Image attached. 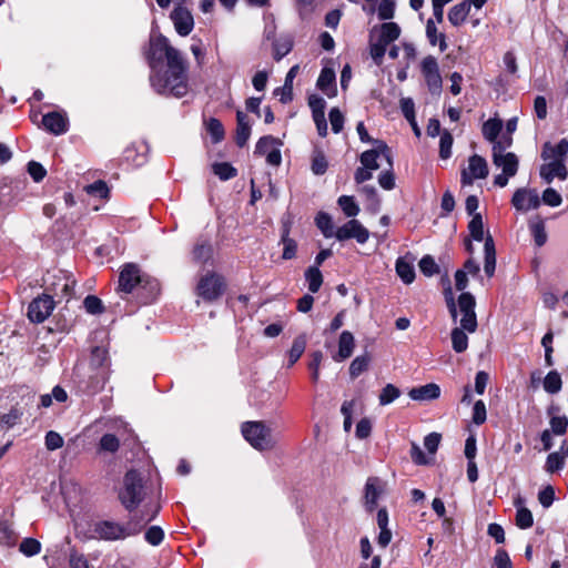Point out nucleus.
Returning <instances> with one entry per match:
<instances>
[{"instance_id": "nucleus-1", "label": "nucleus", "mask_w": 568, "mask_h": 568, "mask_svg": "<svg viewBox=\"0 0 568 568\" xmlns=\"http://www.w3.org/2000/svg\"><path fill=\"white\" fill-rule=\"evenodd\" d=\"M145 58L151 70L150 84L156 93L175 98L187 94V61L165 36L150 37Z\"/></svg>"}, {"instance_id": "nucleus-2", "label": "nucleus", "mask_w": 568, "mask_h": 568, "mask_svg": "<svg viewBox=\"0 0 568 568\" xmlns=\"http://www.w3.org/2000/svg\"><path fill=\"white\" fill-rule=\"evenodd\" d=\"M159 509L160 507L156 506L153 514L149 518L133 515L125 524H121L114 520L97 521L93 525L94 537L106 541H116L123 540L131 536H135L142 530L146 523L155 518Z\"/></svg>"}, {"instance_id": "nucleus-3", "label": "nucleus", "mask_w": 568, "mask_h": 568, "mask_svg": "<svg viewBox=\"0 0 568 568\" xmlns=\"http://www.w3.org/2000/svg\"><path fill=\"white\" fill-rule=\"evenodd\" d=\"M446 303L448 311L454 321L457 318V311L462 313L460 326L468 333H474L477 329V317L475 313L476 301L469 292H463L458 297V303H455L450 286L447 287Z\"/></svg>"}, {"instance_id": "nucleus-4", "label": "nucleus", "mask_w": 568, "mask_h": 568, "mask_svg": "<svg viewBox=\"0 0 568 568\" xmlns=\"http://www.w3.org/2000/svg\"><path fill=\"white\" fill-rule=\"evenodd\" d=\"M468 231L473 240L477 242L485 241L484 244V271L488 277L495 274L496 270V248L493 236L488 234L484 236V223L479 213L474 214L468 223Z\"/></svg>"}, {"instance_id": "nucleus-5", "label": "nucleus", "mask_w": 568, "mask_h": 568, "mask_svg": "<svg viewBox=\"0 0 568 568\" xmlns=\"http://www.w3.org/2000/svg\"><path fill=\"white\" fill-rule=\"evenodd\" d=\"M143 479L139 471L131 469L123 478V488L119 493V499L123 507L133 511L143 500Z\"/></svg>"}, {"instance_id": "nucleus-6", "label": "nucleus", "mask_w": 568, "mask_h": 568, "mask_svg": "<svg viewBox=\"0 0 568 568\" xmlns=\"http://www.w3.org/2000/svg\"><path fill=\"white\" fill-rule=\"evenodd\" d=\"M241 432L255 449L266 450L274 446L272 430L263 422H245L241 426Z\"/></svg>"}, {"instance_id": "nucleus-7", "label": "nucleus", "mask_w": 568, "mask_h": 568, "mask_svg": "<svg viewBox=\"0 0 568 568\" xmlns=\"http://www.w3.org/2000/svg\"><path fill=\"white\" fill-rule=\"evenodd\" d=\"M26 186V181L3 179L0 182V212L8 211L23 201Z\"/></svg>"}, {"instance_id": "nucleus-8", "label": "nucleus", "mask_w": 568, "mask_h": 568, "mask_svg": "<svg viewBox=\"0 0 568 568\" xmlns=\"http://www.w3.org/2000/svg\"><path fill=\"white\" fill-rule=\"evenodd\" d=\"M145 282L151 285L152 291L158 290V283L155 281L149 282L141 274V270L136 264H125L120 272L119 276V290L123 293H131L133 290Z\"/></svg>"}, {"instance_id": "nucleus-9", "label": "nucleus", "mask_w": 568, "mask_h": 568, "mask_svg": "<svg viewBox=\"0 0 568 568\" xmlns=\"http://www.w3.org/2000/svg\"><path fill=\"white\" fill-rule=\"evenodd\" d=\"M420 71L428 91L432 94L439 95L443 88V80L436 58L433 55L425 57L420 62Z\"/></svg>"}, {"instance_id": "nucleus-10", "label": "nucleus", "mask_w": 568, "mask_h": 568, "mask_svg": "<svg viewBox=\"0 0 568 568\" xmlns=\"http://www.w3.org/2000/svg\"><path fill=\"white\" fill-rule=\"evenodd\" d=\"M224 291L223 278L216 273H207L197 283L196 292L206 302L217 300Z\"/></svg>"}, {"instance_id": "nucleus-11", "label": "nucleus", "mask_w": 568, "mask_h": 568, "mask_svg": "<svg viewBox=\"0 0 568 568\" xmlns=\"http://www.w3.org/2000/svg\"><path fill=\"white\" fill-rule=\"evenodd\" d=\"M488 173L487 161L483 156L474 154L469 156L467 168L460 172V183L463 186L473 185L475 180L486 179Z\"/></svg>"}, {"instance_id": "nucleus-12", "label": "nucleus", "mask_w": 568, "mask_h": 568, "mask_svg": "<svg viewBox=\"0 0 568 568\" xmlns=\"http://www.w3.org/2000/svg\"><path fill=\"white\" fill-rule=\"evenodd\" d=\"M378 158L385 159L388 166H390V169L393 168L390 149L382 140L374 141V149L363 152L359 156V161L363 166H366V169L375 171L379 168L377 162Z\"/></svg>"}, {"instance_id": "nucleus-13", "label": "nucleus", "mask_w": 568, "mask_h": 568, "mask_svg": "<svg viewBox=\"0 0 568 568\" xmlns=\"http://www.w3.org/2000/svg\"><path fill=\"white\" fill-rule=\"evenodd\" d=\"M55 302L48 294H42L31 301L28 307V317L32 323H43L53 312Z\"/></svg>"}, {"instance_id": "nucleus-14", "label": "nucleus", "mask_w": 568, "mask_h": 568, "mask_svg": "<svg viewBox=\"0 0 568 568\" xmlns=\"http://www.w3.org/2000/svg\"><path fill=\"white\" fill-rule=\"evenodd\" d=\"M334 237L338 241L355 239L357 243L364 244L369 239V231L358 220L352 219L336 229Z\"/></svg>"}, {"instance_id": "nucleus-15", "label": "nucleus", "mask_w": 568, "mask_h": 568, "mask_svg": "<svg viewBox=\"0 0 568 568\" xmlns=\"http://www.w3.org/2000/svg\"><path fill=\"white\" fill-rule=\"evenodd\" d=\"M170 18L174 24L175 31L181 37H186L192 32L194 19L191 11L184 6H175Z\"/></svg>"}, {"instance_id": "nucleus-16", "label": "nucleus", "mask_w": 568, "mask_h": 568, "mask_svg": "<svg viewBox=\"0 0 568 568\" xmlns=\"http://www.w3.org/2000/svg\"><path fill=\"white\" fill-rule=\"evenodd\" d=\"M511 204L517 211H529L539 207L540 197L534 189H517L513 195Z\"/></svg>"}, {"instance_id": "nucleus-17", "label": "nucleus", "mask_w": 568, "mask_h": 568, "mask_svg": "<svg viewBox=\"0 0 568 568\" xmlns=\"http://www.w3.org/2000/svg\"><path fill=\"white\" fill-rule=\"evenodd\" d=\"M545 162L546 163H544L539 169V174L546 183H551L555 178H558L561 181L567 179L568 171L565 162L560 159L556 161L548 160Z\"/></svg>"}, {"instance_id": "nucleus-18", "label": "nucleus", "mask_w": 568, "mask_h": 568, "mask_svg": "<svg viewBox=\"0 0 568 568\" xmlns=\"http://www.w3.org/2000/svg\"><path fill=\"white\" fill-rule=\"evenodd\" d=\"M316 87L328 98H334L337 94L335 71L332 68L324 67L316 81Z\"/></svg>"}, {"instance_id": "nucleus-19", "label": "nucleus", "mask_w": 568, "mask_h": 568, "mask_svg": "<svg viewBox=\"0 0 568 568\" xmlns=\"http://www.w3.org/2000/svg\"><path fill=\"white\" fill-rule=\"evenodd\" d=\"M568 155V140L561 139L556 145H552L550 142H546L542 146L541 159L544 161H556L561 160L565 162Z\"/></svg>"}, {"instance_id": "nucleus-20", "label": "nucleus", "mask_w": 568, "mask_h": 568, "mask_svg": "<svg viewBox=\"0 0 568 568\" xmlns=\"http://www.w3.org/2000/svg\"><path fill=\"white\" fill-rule=\"evenodd\" d=\"M42 123L49 132L55 135L63 134L68 131V119L55 111L44 114Z\"/></svg>"}, {"instance_id": "nucleus-21", "label": "nucleus", "mask_w": 568, "mask_h": 568, "mask_svg": "<svg viewBox=\"0 0 568 568\" xmlns=\"http://www.w3.org/2000/svg\"><path fill=\"white\" fill-rule=\"evenodd\" d=\"M355 347L354 335L349 331H343L338 339V352L332 356L335 362H343L352 356Z\"/></svg>"}, {"instance_id": "nucleus-22", "label": "nucleus", "mask_w": 568, "mask_h": 568, "mask_svg": "<svg viewBox=\"0 0 568 568\" xmlns=\"http://www.w3.org/2000/svg\"><path fill=\"white\" fill-rule=\"evenodd\" d=\"M408 395L413 400H433L440 396V387L435 383H429L419 387L412 388Z\"/></svg>"}, {"instance_id": "nucleus-23", "label": "nucleus", "mask_w": 568, "mask_h": 568, "mask_svg": "<svg viewBox=\"0 0 568 568\" xmlns=\"http://www.w3.org/2000/svg\"><path fill=\"white\" fill-rule=\"evenodd\" d=\"M382 494L381 480L377 477H369L365 485V504L369 511H373Z\"/></svg>"}, {"instance_id": "nucleus-24", "label": "nucleus", "mask_w": 568, "mask_h": 568, "mask_svg": "<svg viewBox=\"0 0 568 568\" xmlns=\"http://www.w3.org/2000/svg\"><path fill=\"white\" fill-rule=\"evenodd\" d=\"M53 277L58 278L57 283H49V275L44 278V283L48 287L51 286L55 295L70 296L74 287V281L69 278L61 271H59L58 276L53 275Z\"/></svg>"}, {"instance_id": "nucleus-25", "label": "nucleus", "mask_w": 568, "mask_h": 568, "mask_svg": "<svg viewBox=\"0 0 568 568\" xmlns=\"http://www.w3.org/2000/svg\"><path fill=\"white\" fill-rule=\"evenodd\" d=\"M236 121H237V124H236L235 141L240 148H243L250 139L251 125H250L247 115L242 111L236 112Z\"/></svg>"}, {"instance_id": "nucleus-26", "label": "nucleus", "mask_w": 568, "mask_h": 568, "mask_svg": "<svg viewBox=\"0 0 568 568\" xmlns=\"http://www.w3.org/2000/svg\"><path fill=\"white\" fill-rule=\"evenodd\" d=\"M494 165L501 169L507 175L515 176L518 171L519 161L515 153L507 152L504 156H498L493 161Z\"/></svg>"}, {"instance_id": "nucleus-27", "label": "nucleus", "mask_w": 568, "mask_h": 568, "mask_svg": "<svg viewBox=\"0 0 568 568\" xmlns=\"http://www.w3.org/2000/svg\"><path fill=\"white\" fill-rule=\"evenodd\" d=\"M395 270L398 277L405 283L410 284L415 280V268L413 261L408 260L407 256L398 257L395 264Z\"/></svg>"}, {"instance_id": "nucleus-28", "label": "nucleus", "mask_w": 568, "mask_h": 568, "mask_svg": "<svg viewBox=\"0 0 568 568\" xmlns=\"http://www.w3.org/2000/svg\"><path fill=\"white\" fill-rule=\"evenodd\" d=\"M426 37L432 45H438L440 52L447 50L448 45L446 43L445 34L438 31L433 19L427 20Z\"/></svg>"}, {"instance_id": "nucleus-29", "label": "nucleus", "mask_w": 568, "mask_h": 568, "mask_svg": "<svg viewBox=\"0 0 568 568\" xmlns=\"http://www.w3.org/2000/svg\"><path fill=\"white\" fill-rule=\"evenodd\" d=\"M298 72V65H293L286 77H285V82H284V85L282 88H277L275 90V94L280 93L281 92V102L282 103H287L290 101H292L293 99V80L294 78L296 77Z\"/></svg>"}, {"instance_id": "nucleus-30", "label": "nucleus", "mask_w": 568, "mask_h": 568, "mask_svg": "<svg viewBox=\"0 0 568 568\" xmlns=\"http://www.w3.org/2000/svg\"><path fill=\"white\" fill-rule=\"evenodd\" d=\"M400 36V28L395 22H384L379 27L377 39L389 45L392 42L397 40Z\"/></svg>"}, {"instance_id": "nucleus-31", "label": "nucleus", "mask_w": 568, "mask_h": 568, "mask_svg": "<svg viewBox=\"0 0 568 568\" xmlns=\"http://www.w3.org/2000/svg\"><path fill=\"white\" fill-rule=\"evenodd\" d=\"M469 3L460 2L450 8L448 12V20L454 27H458L465 22L469 14Z\"/></svg>"}, {"instance_id": "nucleus-32", "label": "nucleus", "mask_w": 568, "mask_h": 568, "mask_svg": "<svg viewBox=\"0 0 568 568\" xmlns=\"http://www.w3.org/2000/svg\"><path fill=\"white\" fill-rule=\"evenodd\" d=\"M501 129H503V121L500 119H497V118L489 119L483 124V129H481L483 136L488 142H495V140H497Z\"/></svg>"}, {"instance_id": "nucleus-33", "label": "nucleus", "mask_w": 568, "mask_h": 568, "mask_svg": "<svg viewBox=\"0 0 568 568\" xmlns=\"http://www.w3.org/2000/svg\"><path fill=\"white\" fill-rule=\"evenodd\" d=\"M328 169V161L324 154V152L315 148L312 152V163H311V170L313 174L315 175H323L326 173Z\"/></svg>"}, {"instance_id": "nucleus-34", "label": "nucleus", "mask_w": 568, "mask_h": 568, "mask_svg": "<svg viewBox=\"0 0 568 568\" xmlns=\"http://www.w3.org/2000/svg\"><path fill=\"white\" fill-rule=\"evenodd\" d=\"M120 448V440L114 434H104L98 443V453L114 454Z\"/></svg>"}, {"instance_id": "nucleus-35", "label": "nucleus", "mask_w": 568, "mask_h": 568, "mask_svg": "<svg viewBox=\"0 0 568 568\" xmlns=\"http://www.w3.org/2000/svg\"><path fill=\"white\" fill-rule=\"evenodd\" d=\"M315 224L326 239L334 237L335 231L331 215L325 212H318L315 217Z\"/></svg>"}, {"instance_id": "nucleus-36", "label": "nucleus", "mask_w": 568, "mask_h": 568, "mask_svg": "<svg viewBox=\"0 0 568 568\" xmlns=\"http://www.w3.org/2000/svg\"><path fill=\"white\" fill-rule=\"evenodd\" d=\"M305 280L311 293H317L323 284V275L317 266H310L305 271Z\"/></svg>"}, {"instance_id": "nucleus-37", "label": "nucleus", "mask_w": 568, "mask_h": 568, "mask_svg": "<svg viewBox=\"0 0 568 568\" xmlns=\"http://www.w3.org/2000/svg\"><path fill=\"white\" fill-rule=\"evenodd\" d=\"M520 499H517L515 501V505L517 507V511H516V525L520 528V529H528L532 526L534 524V517H532V514L531 511L521 506L520 505Z\"/></svg>"}, {"instance_id": "nucleus-38", "label": "nucleus", "mask_w": 568, "mask_h": 568, "mask_svg": "<svg viewBox=\"0 0 568 568\" xmlns=\"http://www.w3.org/2000/svg\"><path fill=\"white\" fill-rule=\"evenodd\" d=\"M306 347V336H297L288 351V366H293L303 355Z\"/></svg>"}, {"instance_id": "nucleus-39", "label": "nucleus", "mask_w": 568, "mask_h": 568, "mask_svg": "<svg viewBox=\"0 0 568 568\" xmlns=\"http://www.w3.org/2000/svg\"><path fill=\"white\" fill-rule=\"evenodd\" d=\"M465 332L462 326L452 331V346L456 353H463L468 347V337Z\"/></svg>"}, {"instance_id": "nucleus-40", "label": "nucleus", "mask_w": 568, "mask_h": 568, "mask_svg": "<svg viewBox=\"0 0 568 568\" xmlns=\"http://www.w3.org/2000/svg\"><path fill=\"white\" fill-rule=\"evenodd\" d=\"M531 235L536 246L541 247L547 242V232L542 220L534 221L529 224Z\"/></svg>"}, {"instance_id": "nucleus-41", "label": "nucleus", "mask_w": 568, "mask_h": 568, "mask_svg": "<svg viewBox=\"0 0 568 568\" xmlns=\"http://www.w3.org/2000/svg\"><path fill=\"white\" fill-rule=\"evenodd\" d=\"M561 386L560 374L557 371H550L544 379V389L549 394H557Z\"/></svg>"}, {"instance_id": "nucleus-42", "label": "nucleus", "mask_w": 568, "mask_h": 568, "mask_svg": "<svg viewBox=\"0 0 568 568\" xmlns=\"http://www.w3.org/2000/svg\"><path fill=\"white\" fill-rule=\"evenodd\" d=\"M281 144L282 143L280 142L278 139H276L272 135H264L257 141V143L255 145L254 154L267 155V153L273 149V146L281 145Z\"/></svg>"}, {"instance_id": "nucleus-43", "label": "nucleus", "mask_w": 568, "mask_h": 568, "mask_svg": "<svg viewBox=\"0 0 568 568\" xmlns=\"http://www.w3.org/2000/svg\"><path fill=\"white\" fill-rule=\"evenodd\" d=\"M212 253L213 250L209 242L197 243L192 251L193 260L200 263H206L210 261Z\"/></svg>"}, {"instance_id": "nucleus-44", "label": "nucleus", "mask_w": 568, "mask_h": 568, "mask_svg": "<svg viewBox=\"0 0 568 568\" xmlns=\"http://www.w3.org/2000/svg\"><path fill=\"white\" fill-rule=\"evenodd\" d=\"M337 203L347 217H355L359 213V206L353 196L342 195L338 197Z\"/></svg>"}, {"instance_id": "nucleus-45", "label": "nucleus", "mask_w": 568, "mask_h": 568, "mask_svg": "<svg viewBox=\"0 0 568 568\" xmlns=\"http://www.w3.org/2000/svg\"><path fill=\"white\" fill-rule=\"evenodd\" d=\"M371 358L368 355H361L355 357L349 365V375L352 378L358 377L363 372L368 368Z\"/></svg>"}, {"instance_id": "nucleus-46", "label": "nucleus", "mask_w": 568, "mask_h": 568, "mask_svg": "<svg viewBox=\"0 0 568 568\" xmlns=\"http://www.w3.org/2000/svg\"><path fill=\"white\" fill-rule=\"evenodd\" d=\"M387 47L385 43L379 41L378 39L374 40L373 37L371 38L369 42V53L372 59L377 65H381L383 62V58L387 51Z\"/></svg>"}, {"instance_id": "nucleus-47", "label": "nucleus", "mask_w": 568, "mask_h": 568, "mask_svg": "<svg viewBox=\"0 0 568 568\" xmlns=\"http://www.w3.org/2000/svg\"><path fill=\"white\" fill-rule=\"evenodd\" d=\"M565 466V457L561 455V453L554 452L550 453L547 457L545 470L549 474H554L560 469H562Z\"/></svg>"}, {"instance_id": "nucleus-48", "label": "nucleus", "mask_w": 568, "mask_h": 568, "mask_svg": "<svg viewBox=\"0 0 568 568\" xmlns=\"http://www.w3.org/2000/svg\"><path fill=\"white\" fill-rule=\"evenodd\" d=\"M453 135L447 130H444L440 134L439 140V156L443 160H447L452 156L453 148Z\"/></svg>"}, {"instance_id": "nucleus-49", "label": "nucleus", "mask_w": 568, "mask_h": 568, "mask_svg": "<svg viewBox=\"0 0 568 568\" xmlns=\"http://www.w3.org/2000/svg\"><path fill=\"white\" fill-rule=\"evenodd\" d=\"M400 396V390L393 384H387L378 396L379 404L382 406L393 403Z\"/></svg>"}, {"instance_id": "nucleus-50", "label": "nucleus", "mask_w": 568, "mask_h": 568, "mask_svg": "<svg viewBox=\"0 0 568 568\" xmlns=\"http://www.w3.org/2000/svg\"><path fill=\"white\" fill-rule=\"evenodd\" d=\"M213 172L221 180L226 181L236 176V169L227 162H220L213 164Z\"/></svg>"}, {"instance_id": "nucleus-51", "label": "nucleus", "mask_w": 568, "mask_h": 568, "mask_svg": "<svg viewBox=\"0 0 568 568\" xmlns=\"http://www.w3.org/2000/svg\"><path fill=\"white\" fill-rule=\"evenodd\" d=\"M419 270L425 276H433L439 273V266L432 255H425L419 261Z\"/></svg>"}, {"instance_id": "nucleus-52", "label": "nucleus", "mask_w": 568, "mask_h": 568, "mask_svg": "<svg viewBox=\"0 0 568 568\" xmlns=\"http://www.w3.org/2000/svg\"><path fill=\"white\" fill-rule=\"evenodd\" d=\"M108 359V351L104 347L97 346L92 349L90 363L93 367L103 368Z\"/></svg>"}, {"instance_id": "nucleus-53", "label": "nucleus", "mask_w": 568, "mask_h": 568, "mask_svg": "<svg viewBox=\"0 0 568 568\" xmlns=\"http://www.w3.org/2000/svg\"><path fill=\"white\" fill-rule=\"evenodd\" d=\"M207 132L212 136L214 143H219L224 138V128L220 120L211 118L206 125Z\"/></svg>"}, {"instance_id": "nucleus-54", "label": "nucleus", "mask_w": 568, "mask_h": 568, "mask_svg": "<svg viewBox=\"0 0 568 568\" xmlns=\"http://www.w3.org/2000/svg\"><path fill=\"white\" fill-rule=\"evenodd\" d=\"M84 190L88 194L97 196L99 199H105L109 195V187L106 183L102 180H98L87 185Z\"/></svg>"}, {"instance_id": "nucleus-55", "label": "nucleus", "mask_w": 568, "mask_h": 568, "mask_svg": "<svg viewBox=\"0 0 568 568\" xmlns=\"http://www.w3.org/2000/svg\"><path fill=\"white\" fill-rule=\"evenodd\" d=\"M19 550L23 555L31 557L40 552L41 544L34 538H24L19 546Z\"/></svg>"}, {"instance_id": "nucleus-56", "label": "nucleus", "mask_w": 568, "mask_h": 568, "mask_svg": "<svg viewBox=\"0 0 568 568\" xmlns=\"http://www.w3.org/2000/svg\"><path fill=\"white\" fill-rule=\"evenodd\" d=\"M308 105L312 110L313 118L325 115L326 102L322 97L317 94L310 95Z\"/></svg>"}, {"instance_id": "nucleus-57", "label": "nucleus", "mask_w": 568, "mask_h": 568, "mask_svg": "<svg viewBox=\"0 0 568 568\" xmlns=\"http://www.w3.org/2000/svg\"><path fill=\"white\" fill-rule=\"evenodd\" d=\"M541 202L548 206L556 207L561 204L562 197L555 189L548 187L542 192Z\"/></svg>"}, {"instance_id": "nucleus-58", "label": "nucleus", "mask_w": 568, "mask_h": 568, "mask_svg": "<svg viewBox=\"0 0 568 568\" xmlns=\"http://www.w3.org/2000/svg\"><path fill=\"white\" fill-rule=\"evenodd\" d=\"M395 13L394 0H381L377 8V14L381 20H389Z\"/></svg>"}, {"instance_id": "nucleus-59", "label": "nucleus", "mask_w": 568, "mask_h": 568, "mask_svg": "<svg viewBox=\"0 0 568 568\" xmlns=\"http://www.w3.org/2000/svg\"><path fill=\"white\" fill-rule=\"evenodd\" d=\"M83 305L87 312L93 315L101 314L104 310L102 301L95 295H88L83 301Z\"/></svg>"}, {"instance_id": "nucleus-60", "label": "nucleus", "mask_w": 568, "mask_h": 568, "mask_svg": "<svg viewBox=\"0 0 568 568\" xmlns=\"http://www.w3.org/2000/svg\"><path fill=\"white\" fill-rule=\"evenodd\" d=\"M63 443L64 440L59 433L50 430L45 434L44 444L48 450H57L63 446Z\"/></svg>"}, {"instance_id": "nucleus-61", "label": "nucleus", "mask_w": 568, "mask_h": 568, "mask_svg": "<svg viewBox=\"0 0 568 568\" xmlns=\"http://www.w3.org/2000/svg\"><path fill=\"white\" fill-rule=\"evenodd\" d=\"M328 116L332 125V131L334 133H339L343 130L345 121L343 113L338 108H333L331 109Z\"/></svg>"}, {"instance_id": "nucleus-62", "label": "nucleus", "mask_w": 568, "mask_h": 568, "mask_svg": "<svg viewBox=\"0 0 568 568\" xmlns=\"http://www.w3.org/2000/svg\"><path fill=\"white\" fill-rule=\"evenodd\" d=\"M400 110L405 119L409 123H414L415 120V103L412 98H402L399 101Z\"/></svg>"}, {"instance_id": "nucleus-63", "label": "nucleus", "mask_w": 568, "mask_h": 568, "mask_svg": "<svg viewBox=\"0 0 568 568\" xmlns=\"http://www.w3.org/2000/svg\"><path fill=\"white\" fill-rule=\"evenodd\" d=\"M487 412L485 403L479 399L475 402L473 407V423L476 425H481L486 422Z\"/></svg>"}, {"instance_id": "nucleus-64", "label": "nucleus", "mask_w": 568, "mask_h": 568, "mask_svg": "<svg viewBox=\"0 0 568 568\" xmlns=\"http://www.w3.org/2000/svg\"><path fill=\"white\" fill-rule=\"evenodd\" d=\"M144 537L150 545L158 546L162 542L164 538V532L161 527L152 526L146 530Z\"/></svg>"}]
</instances>
